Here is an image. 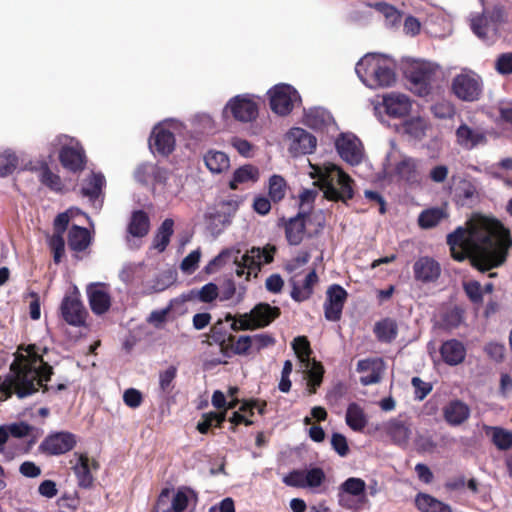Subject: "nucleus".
Wrapping results in <instances>:
<instances>
[{"instance_id": "nucleus-1", "label": "nucleus", "mask_w": 512, "mask_h": 512, "mask_svg": "<svg viewBox=\"0 0 512 512\" xmlns=\"http://www.w3.org/2000/svg\"><path fill=\"white\" fill-rule=\"evenodd\" d=\"M447 244L454 260L469 258L474 268L486 272L506 261L512 238L498 219L475 214L466 227H457L447 235Z\"/></svg>"}, {"instance_id": "nucleus-2", "label": "nucleus", "mask_w": 512, "mask_h": 512, "mask_svg": "<svg viewBox=\"0 0 512 512\" xmlns=\"http://www.w3.org/2000/svg\"><path fill=\"white\" fill-rule=\"evenodd\" d=\"M26 354L16 353L10 364L9 373L2 380L0 376V400L5 401L13 394L19 399L33 395L38 391V385L50 381L54 374L53 367L43 359L40 349L35 344L26 348L19 347Z\"/></svg>"}, {"instance_id": "nucleus-3", "label": "nucleus", "mask_w": 512, "mask_h": 512, "mask_svg": "<svg viewBox=\"0 0 512 512\" xmlns=\"http://www.w3.org/2000/svg\"><path fill=\"white\" fill-rule=\"evenodd\" d=\"M361 81L370 88L390 87L396 82L394 64L377 54L365 55L355 67Z\"/></svg>"}, {"instance_id": "nucleus-4", "label": "nucleus", "mask_w": 512, "mask_h": 512, "mask_svg": "<svg viewBox=\"0 0 512 512\" xmlns=\"http://www.w3.org/2000/svg\"><path fill=\"white\" fill-rule=\"evenodd\" d=\"M315 172L316 174L312 175V177H318L320 187L326 199L335 202H346L353 198V180L343 170L336 166H331L325 170L317 168Z\"/></svg>"}, {"instance_id": "nucleus-5", "label": "nucleus", "mask_w": 512, "mask_h": 512, "mask_svg": "<svg viewBox=\"0 0 512 512\" xmlns=\"http://www.w3.org/2000/svg\"><path fill=\"white\" fill-rule=\"evenodd\" d=\"M453 94L465 102L478 101L483 93V82L476 73H461L456 75L451 84Z\"/></svg>"}, {"instance_id": "nucleus-6", "label": "nucleus", "mask_w": 512, "mask_h": 512, "mask_svg": "<svg viewBox=\"0 0 512 512\" xmlns=\"http://www.w3.org/2000/svg\"><path fill=\"white\" fill-rule=\"evenodd\" d=\"M77 436L69 431L49 433L38 446L39 453L46 456H59L72 451L77 445Z\"/></svg>"}, {"instance_id": "nucleus-7", "label": "nucleus", "mask_w": 512, "mask_h": 512, "mask_svg": "<svg viewBox=\"0 0 512 512\" xmlns=\"http://www.w3.org/2000/svg\"><path fill=\"white\" fill-rule=\"evenodd\" d=\"M228 113L239 122H252L258 117L259 106L249 94L236 95L227 102L223 117H227Z\"/></svg>"}, {"instance_id": "nucleus-8", "label": "nucleus", "mask_w": 512, "mask_h": 512, "mask_svg": "<svg viewBox=\"0 0 512 512\" xmlns=\"http://www.w3.org/2000/svg\"><path fill=\"white\" fill-rule=\"evenodd\" d=\"M436 68L429 62H417L407 71L411 90L418 96H427L432 89Z\"/></svg>"}, {"instance_id": "nucleus-9", "label": "nucleus", "mask_w": 512, "mask_h": 512, "mask_svg": "<svg viewBox=\"0 0 512 512\" xmlns=\"http://www.w3.org/2000/svg\"><path fill=\"white\" fill-rule=\"evenodd\" d=\"M271 110L281 116L288 115L294 107V102L300 100L298 92L288 84H278L269 90Z\"/></svg>"}, {"instance_id": "nucleus-10", "label": "nucleus", "mask_w": 512, "mask_h": 512, "mask_svg": "<svg viewBox=\"0 0 512 512\" xmlns=\"http://www.w3.org/2000/svg\"><path fill=\"white\" fill-rule=\"evenodd\" d=\"M347 298L348 293L342 286L339 284L329 286L324 303L325 318L333 322L339 321Z\"/></svg>"}, {"instance_id": "nucleus-11", "label": "nucleus", "mask_w": 512, "mask_h": 512, "mask_svg": "<svg viewBox=\"0 0 512 512\" xmlns=\"http://www.w3.org/2000/svg\"><path fill=\"white\" fill-rule=\"evenodd\" d=\"M60 313L63 320L71 326L85 325L87 311L77 295H67L62 299Z\"/></svg>"}, {"instance_id": "nucleus-12", "label": "nucleus", "mask_w": 512, "mask_h": 512, "mask_svg": "<svg viewBox=\"0 0 512 512\" xmlns=\"http://www.w3.org/2000/svg\"><path fill=\"white\" fill-rule=\"evenodd\" d=\"M275 252L276 248L274 246L266 245L264 248L252 247L242 255L244 266H247L248 270L246 280H249L252 272L257 276L263 264L271 263L274 260Z\"/></svg>"}, {"instance_id": "nucleus-13", "label": "nucleus", "mask_w": 512, "mask_h": 512, "mask_svg": "<svg viewBox=\"0 0 512 512\" xmlns=\"http://www.w3.org/2000/svg\"><path fill=\"white\" fill-rule=\"evenodd\" d=\"M61 165L70 172L77 173L85 169L86 155L80 143L64 145L59 151Z\"/></svg>"}, {"instance_id": "nucleus-14", "label": "nucleus", "mask_w": 512, "mask_h": 512, "mask_svg": "<svg viewBox=\"0 0 512 512\" xmlns=\"http://www.w3.org/2000/svg\"><path fill=\"white\" fill-rule=\"evenodd\" d=\"M175 136L169 129L157 125L153 128L149 138V147L153 153L169 156L175 149Z\"/></svg>"}, {"instance_id": "nucleus-15", "label": "nucleus", "mask_w": 512, "mask_h": 512, "mask_svg": "<svg viewBox=\"0 0 512 512\" xmlns=\"http://www.w3.org/2000/svg\"><path fill=\"white\" fill-rule=\"evenodd\" d=\"M456 143L466 149L472 150L479 145L487 143V134L482 128H472L462 123L455 131Z\"/></svg>"}, {"instance_id": "nucleus-16", "label": "nucleus", "mask_w": 512, "mask_h": 512, "mask_svg": "<svg viewBox=\"0 0 512 512\" xmlns=\"http://www.w3.org/2000/svg\"><path fill=\"white\" fill-rule=\"evenodd\" d=\"M413 273L416 281L428 284L435 282L440 274V264L428 256L420 257L413 265Z\"/></svg>"}, {"instance_id": "nucleus-17", "label": "nucleus", "mask_w": 512, "mask_h": 512, "mask_svg": "<svg viewBox=\"0 0 512 512\" xmlns=\"http://www.w3.org/2000/svg\"><path fill=\"white\" fill-rule=\"evenodd\" d=\"M78 457V462L72 467L73 472L77 478L78 486L84 489H90L94 483V477L91 473V467L98 469L99 464L96 460L90 459L86 453H74Z\"/></svg>"}, {"instance_id": "nucleus-18", "label": "nucleus", "mask_w": 512, "mask_h": 512, "mask_svg": "<svg viewBox=\"0 0 512 512\" xmlns=\"http://www.w3.org/2000/svg\"><path fill=\"white\" fill-rule=\"evenodd\" d=\"M385 432L396 445H406L410 439L411 429L410 423L405 417L399 415L390 419L385 424Z\"/></svg>"}, {"instance_id": "nucleus-19", "label": "nucleus", "mask_w": 512, "mask_h": 512, "mask_svg": "<svg viewBox=\"0 0 512 512\" xmlns=\"http://www.w3.org/2000/svg\"><path fill=\"white\" fill-rule=\"evenodd\" d=\"M383 105L387 115L393 118L407 116L411 111V101L404 94L392 93L383 98Z\"/></svg>"}, {"instance_id": "nucleus-20", "label": "nucleus", "mask_w": 512, "mask_h": 512, "mask_svg": "<svg viewBox=\"0 0 512 512\" xmlns=\"http://www.w3.org/2000/svg\"><path fill=\"white\" fill-rule=\"evenodd\" d=\"M439 352L444 363L450 366L461 364L466 357V348L464 344L457 339L444 341L440 346Z\"/></svg>"}, {"instance_id": "nucleus-21", "label": "nucleus", "mask_w": 512, "mask_h": 512, "mask_svg": "<svg viewBox=\"0 0 512 512\" xmlns=\"http://www.w3.org/2000/svg\"><path fill=\"white\" fill-rule=\"evenodd\" d=\"M256 329L270 325L281 315L279 307L271 306L268 303H258L249 312Z\"/></svg>"}, {"instance_id": "nucleus-22", "label": "nucleus", "mask_w": 512, "mask_h": 512, "mask_svg": "<svg viewBox=\"0 0 512 512\" xmlns=\"http://www.w3.org/2000/svg\"><path fill=\"white\" fill-rule=\"evenodd\" d=\"M89 305L96 315L106 313L111 306V297L101 284L91 285L87 289Z\"/></svg>"}, {"instance_id": "nucleus-23", "label": "nucleus", "mask_w": 512, "mask_h": 512, "mask_svg": "<svg viewBox=\"0 0 512 512\" xmlns=\"http://www.w3.org/2000/svg\"><path fill=\"white\" fill-rule=\"evenodd\" d=\"M306 217V213L299 212L285 221V236L290 245L297 246L302 242L306 231Z\"/></svg>"}, {"instance_id": "nucleus-24", "label": "nucleus", "mask_w": 512, "mask_h": 512, "mask_svg": "<svg viewBox=\"0 0 512 512\" xmlns=\"http://www.w3.org/2000/svg\"><path fill=\"white\" fill-rule=\"evenodd\" d=\"M335 145L340 157L346 162L351 165H356L361 162L362 153L355 139L341 135L336 140Z\"/></svg>"}, {"instance_id": "nucleus-25", "label": "nucleus", "mask_w": 512, "mask_h": 512, "mask_svg": "<svg viewBox=\"0 0 512 512\" xmlns=\"http://www.w3.org/2000/svg\"><path fill=\"white\" fill-rule=\"evenodd\" d=\"M419 161L412 157H404L395 166L396 175L410 185L419 184L421 175Z\"/></svg>"}, {"instance_id": "nucleus-26", "label": "nucleus", "mask_w": 512, "mask_h": 512, "mask_svg": "<svg viewBox=\"0 0 512 512\" xmlns=\"http://www.w3.org/2000/svg\"><path fill=\"white\" fill-rule=\"evenodd\" d=\"M443 416L449 425L458 426L469 418L470 409L464 402L452 400L443 408Z\"/></svg>"}, {"instance_id": "nucleus-27", "label": "nucleus", "mask_w": 512, "mask_h": 512, "mask_svg": "<svg viewBox=\"0 0 512 512\" xmlns=\"http://www.w3.org/2000/svg\"><path fill=\"white\" fill-rule=\"evenodd\" d=\"M260 172L258 167L252 164H245L237 168L229 181V188L237 190L240 185L254 184L259 180Z\"/></svg>"}, {"instance_id": "nucleus-28", "label": "nucleus", "mask_w": 512, "mask_h": 512, "mask_svg": "<svg viewBox=\"0 0 512 512\" xmlns=\"http://www.w3.org/2000/svg\"><path fill=\"white\" fill-rule=\"evenodd\" d=\"M91 235L87 228L72 225L68 232V246L72 251L83 252L91 244Z\"/></svg>"}, {"instance_id": "nucleus-29", "label": "nucleus", "mask_w": 512, "mask_h": 512, "mask_svg": "<svg viewBox=\"0 0 512 512\" xmlns=\"http://www.w3.org/2000/svg\"><path fill=\"white\" fill-rule=\"evenodd\" d=\"M295 141L293 149L300 154L312 153L317 144L316 137L302 128H294L291 131Z\"/></svg>"}, {"instance_id": "nucleus-30", "label": "nucleus", "mask_w": 512, "mask_h": 512, "mask_svg": "<svg viewBox=\"0 0 512 512\" xmlns=\"http://www.w3.org/2000/svg\"><path fill=\"white\" fill-rule=\"evenodd\" d=\"M346 424L356 432H361L368 424L364 409L356 402L348 405L345 415Z\"/></svg>"}, {"instance_id": "nucleus-31", "label": "nucleus", "mask_w": 512, "mask_h": 512, "mask_svg": "<svg viewBox=\"0 0 512 512\" xmlns=\"http://www.w3.org/2000/svg\"><path fill=\"white\" fill-rule=\"evenodd\" d=\"M150 230V219L144 210H136L132 212L128 233L133 237L142 238L148 234Z\"/></svg>"}, {"instance_id": "nucleus-32", "label": "nucleus", "mask_w": 512, "mask_h": 512, "mask_svg": "<svg viewBox=\"0 0 512 512\" xmlns=\"http://www.w3.org/2000/svg\"><path fill=\"white\" fill-rule=\"evenodd\" d=\"M204 162L211 173L220 174L230 167L228 155L222 151L209 150L204 155Z\"/></svg>"}, {"instance_id": "nucleus-33", "label": "nucleus", "mask_w": 512, "mask_h": 512, "mask_svg": "<svg viewBox=\"0 0 512 512\" xmlns=\"http://www.w3.org/2000/svg\"><path fill=\"white\" fill-rule=\"evenodd\" d=\"M318 282V276L316 271L311 270L305 277L303 286L300 287L296 283H293L291 298L296 302H302L311 297L313 294V287Z\"/></svg>"}, {"instance_id": "nucleus-34", "label": "nucleus", "mask_w": 512, "mask_h": 512, "mask_svg": "<svg viewBox=\"0 0 512 512\" xmlns=\"http://www.w3.org/2000/svg\"><path fill=\"white\" fill-rule=\"evenodd\" d=\"M105 184L106 180L102 173L92 172L85 180V183L81 188V193L90 200H95L101 195Z\"/></svg>"}, {"instance_id": "nucleus-35", "label": "nucleus", "mask_w": 512, "mask_h": 512, "mask_svg": "<svg viewBox=\"0 0 512 512\" xmlns=\"http://www.w3.org/2000/svg\"><path fill=\"white\" fill-rule=\"evenodd\" d=\"M373 331L378 341L391 343L397 337L398 327L395 320L385 318L375 323Z\"/></svg>"}, {"instance_id": "nucleus-36", "label": "nucleus", "mask_w": 512, "mask_h": 512, "mask_svg": "<svg viewBox=\"0 0 512 512\" xmlns=\"http://www.w3.org/2000/svg\"><path fill=\"white\" fill-rule=\"evenodd\" d=\"M251 349V338L249 335H242L238 338L232 335L223 349L222 354L227 357L232 355H248Z\"/></svg>"}, {"instance_id": "nucleus-37", "label": "nucleus", "mask_w": 512, "mask_h": 512, "mask_svg": "<svg viewBox=\"0 0 512 512\" xmlns=\"http://www.w3.org/2000/svg\"><path fill=\"white\" fill-rule=\"evenodd\" d=\"M174 221L171 218L165 219L153 238L152 246L158 252H163L170 243V238L174 233Z\"/></svg>"}, {"instance_id": "nucleus-38", "label": "nucleus", "mask_w": 512, "mask_h": 512, "mask_svg": "<svg viewBox=\"0 0 512 512\" xmlns=\"http://www.w3.org/2000/svg\"><path fill=\"white\" fill-rule=\"evenodd\" d=\"M415 504L421 512H452L448 504L424 493H419L416 496Z\"/></svg>"}, {"instance_id": "nucleus-39", "label": "nucleus", "mask_w": 512, "mask_h": 512, "mask_svg": "<svg viewBox=\"0 0 512 512\" xmlns=\"http://www.w3.org/2000/svg\"><path fill=\"white\" fill-rule=\"evenodd\" d=\"M448 214L441 207H433L422 211L418 217V224L423 229H430L437 226Z\"/></svg>"}, {"instance_id": "nucleus-40", "label": "nucleus", "mask_w": 512, "mask_h": 512, "mask_svg": "<svg viewBox=\"0 0 512 512\" xmlns=\"http://www.w3.org/2000/svg\"><path fill=\"white\" fill-rule=\"evenodd\" d=\"M306 368L307 373V387L309 394H315L317 388L320 387L324 376V367L321 362L312 359Z\"/></svg>"}, {"instance_id": "nucleus-41", "label": "nucleus", "mask_w": 512, "mask_h": 512, "mask_svg": "<svg viewBox=\"0 0 512 512\" xmlns=\"http://www.w3.org/2000/svg\"><path fill=\"white\" fill-rule=\"evenodd\" d=\"M39 181L54 192H62L63 183L58 174L51 171L46 162H42L39 168Z\"/></svg>"}, {"instance_id": "nucleus-42", "label": "nucleus", "mask_w": 512, "mask_h": 512, "mask_svg": "<svg viewBox=\"0 0 512 512\" xmlns=\"http://www.w3.org/2000/svg\"><path fill=\"white\" fill-rule=\"evenodd\" d=\"M226 412H208L202 414L201 421L197 424V430L201 434H207L211 427L221 428L226 420Z\"/></svg>"}, {"instance_id": "nucleus-43", "label": "nucleus", "mask_w": 512, "mask_h": 512, "mask_svg": "<svg viewBox=\"0 0 512 512\" xmlns=\"http://www.w3.org/2000/svg\"><path fill=\"white\" fill-rule=\"evenodd\" d=\"M487 435H491L492 443L501 451L512 448V433L502 427H488Z\"/></svg>"}, {"instance_id": "nucleus-44", "label": "nucleus", "mask_w": 512, "mask_h": 512, "mask_svg": "<svg viewBox=\"0 0 512 512\" xmlns=\"http://www.w3.org/2000/svg\"><path fill=\"white\" fill-rule=\"evenodd\" d=\"M292 348L299 361L308 367L310 364L312 349L306 336H298L292 341Z\"/></svg>"}, {"instance_id": "nucleus-45", "label": "nucleus", "mask_w": 512, "mask_h": 512, "mask_svg": "<svg viewBox=\"0 0 512 512\" xmlns=\"http://www.w3.org/2000/svg\"><path fill=\"white\" fill-rule=\"evenodd\" d=\"M287 183L280 175H272L269 178L268 195L274 203L280 202L286 195Z\"/></svg>"}, {"instance_id": "nucleus-46", "label": "nucleus", "mask_w": 512, "mask_h": 512, "mask_svg": "<svg viewBox=\"0 0 512 512\" xmlns=\"http://www.w3.org/2000/svg\"><path fill=\"white\" fill-rule=\"evenodd\" d=\"M330 116L322 109L314 108L305 113L304 121L312 129L320 130L325 127Z\"/></svg>"}, {"instance_id": "nucleus-47", "label": "nucleus", "mask_w": 512, "mask_h": 512, "mask_svg": "<svg viewBox=\"0 0 512 512\" xmlns=\"http://www.w3.org/2000/svg\"><path fill=\"white\" fill-rule=\"evenodd\" d=\"M225 321H232L231 329L235 332L237 331H247V330H256L255 325L253 324L250 313L237 314L232 315L231 313H227L225 315Z\"/></svg>"}, {"instance_id": "nucleus-48", "label": "nucleus", "mask_w": 512, "mask_h": 512, "mask_svg": "<svg viewBox=\"0 0 512 512\" xmlns=\"http://www.w3.org/2000/svg\"><path fill=\"white\" fill-rule=\"evenodd\" d=\"M365 481L361 478L350 477L339 487V491L350 494L354 497L365 499Z\"/></svg>"}, {"instance_id": "nucleus-49", "label": "nucleus", "mask_w": 512, "mask_h": 512, "mask_svg": "<svg viewBox=\"0 0 512 512\" xmlns=\"http://www.w3.org/2000/svg\"><path fill=\"white\" fill-rule=\"evenodd\" d=\"M19 159L17 155L10 151L5 150L0 153V177H7L11 175L17 168Z\"/></svg>"}, {"instance_id": "nucleus-50", "label": "nucleus", "mask_w": 512, "mask_h": 512, "mask_svg": "<svg viewBox=\"0 0 512 512\" xmlns=\"http://www.w3.org/2000/svg\"><path fill=\"white\" fill-rule=\"evenodd\" d=\"M463 321V311L454 307L445 311L441 316L442 327L447 330L457 328Z\"/></svg>"}, {"instance_id": "nucleus-51", "label": "nucleus", "mask_w": 512, "mask_h": 512, "mask_svg": "<svg viewBox=\"0 0 512 512\" xmlns=\"http://www.w3.org/2000/svg\"><path fill=\"white\" fill-rule=\"evenodd\" d=\"M431 112L435 118L440 120L452 119L456 114L454 104L447 100H441L431 106Z\"/></svg>"}, {"instance_id": "nucleus-52", "label": "nucleus", "mask_w": 512, "mask_h": 512, "mask_svg": "<svg viewBox=\"0 0 512 512\" xmlns=\"http://www.w3.org/2000/svg\"><path fill=\"white\" fill-rule=\"evenodd\" d=\"M476 193L475 186L470 181H462L455 192V201L461 206H465L474 197Z\"/></svg>"}, {"instance_id": "nucleus-53", "label": "nucleus", "mask_w": 512, "mask_h": 512, "mask_svg": "<svg viewBox=\"0 0 512 512\" xmlns=\"http://www.w3.org/2000/svg\"><path fill=\"white\" fill-rule=\"evenodd\" d=\"M232 334L227 333L224 329L223 321L218 320L210 330V338L213 343L219 345L220 351L222 352L225 346L227 345Z\"/></svg>"}, {"instance_id": "nucleus-54", "label": "nucleus", "mask_w": 512, "mask_h": 512, "mask_svg": "<svg viewBox=\"0 0 512 512\" xmlns=\"http://www.w3.org/2000/svg\"><path fill=\"white\" fill-rule=\"evenodd\" d=\"M177 376V368L169 366L166 370L159 374V387L163 393H170L173 389V382Z\"/></svg>"}, {"instance_id": "nucleus-55", "label": "nucleus", "mask_w": 512, "mask_h": 512, "mask_svg": "<svg viewBox=\"0 0 512 512\" xmlns=\"http://www.w3.org/2000/svg\"><path fill=\"white\" fill-rule=\"evenodd\" d=\"M49 248L53 254L55 264H59L65 254V240L61 235H52L48 240Z\"/></svg>"}, {"instance_id": "nucleus-56", "label": "nucleus", "mask_w": 512, "mask_h": 512, "mask_svg": "<svg viewBox=\"0 0 512 512\" xmlns=\"http://www.w3.org/2000/svg\"><path fill=\"white\" fill-rule=\"evenodd\" d=\"M464 291L469 300L476 305L483 303V289L478 281L464 283Z\"/></svg>"}, {"instance_id": "nucleus-57", "label": "nucleus", "mask_w": 512, "mask_h": 512, "mask_svg": "<svg viewBox=\"0 0 512 512\" xmlns=\"http://www.w3.org/2000/svg\"><path fill=\"white\" fill-rule=\"evenodd\" d=\"M488 17L485 14L477 15L471 20L472 31L483 40L488 39Z\"/></svg>"}, {"instance_id": "nucleus-58", "label": "nucleus", "mask_w": 512, "mask_h": 512, "mask_svg": "<svg viewBox=\"0 0 512 512\" xmlns=\"http://www.w3.org/2000/svg\"><path fill=\"white\" fill-rule=\"evenodd\" d=\"M354 496L338 491V503L341 507L358 511L363 507V504L365 503V500L362 498L357 497V499L353 498Z\"/></svg>"}, {"instance_id": "nucleus-59", "label": "nucleus", "mask_w": 512, "mask_h": 512, "mask_svg": "<svg viewBox=\"0 0 512 512\" xmlns=\"http://www.w3.org/2000/svg\"><path fill=\"white\" fill-rule=\"evenodd\" d=\"M411 384L414 388V398L419 401L424 400L433 389L430 382H425L417 376L411 379Z\"/></svg>"}, {"instance_id": "nucleus-60", "label": "nucleus", "mask_w": 512, "mask_h": 512, "mask_svg": "<svg viewBox=\"0 0 512 512\" xmlns=\"http://www.w3.org/2000/svg\"><path fill=\"white\" fill-rule=\"evenodd\" d=\"M171 494L170 489H162L151 512H173Z\"/></svg>"}, {"instance_id": "nucleus-61", "label": "nucleus", "mask_w": 512, "mask_h": 512, "mask_svg": "<svg viewBox=\"0 0 512 512\" xmlns=\"http://www.w3.org/2000/svg\"><path fill=\"white\" fill-rule=\"evenodd\" d=\"M325 473L322 468L315 467L305 471V487L316 488L325 481Z\"/></svg>"}, {"instance_id": "nucleus-62", "label": "nucleus", "mask_w": 512, "mask_h": 512, "mask_svg": "<svg viewBox=\"0 0 512 512\" xmlns=\"http://www.w3.org/2000/svg\"><path fill=\"white\" fill-rule=\"evenodd\" d=\"M198 300L203 303H211L219 296V289L215 283H207L198 292Z\"/></svg>"}, {"instance_id": "nucleus-63", "label": "nucleus", "mask_w": 512, "mask_h": 512, "mask_svg": "<svg viewBox=\"0 0 512 512\" xmlns=\"http://www.w3.org/2000/svg\"><path fill=\"white\" fill-rule=\"evenodd\" d=\"M495 69L501 75L512 74V52L500 54L495 62Z\"/></svg>"}, {"instance_id": "nucleus-64", "label": "nucleus", "mask_w": 512, "mask_h": 512, "mask_svg": "<svg viewBox=\"0 0 512 512\" xmlns=\"http://www.w3.org/2000/svg\"><path fill=\"white\" fill-rule=\"evenodd\" d=\"M497 123L512 127V102L500 103L498 107Z\"/></svg>"}]
</instances>
